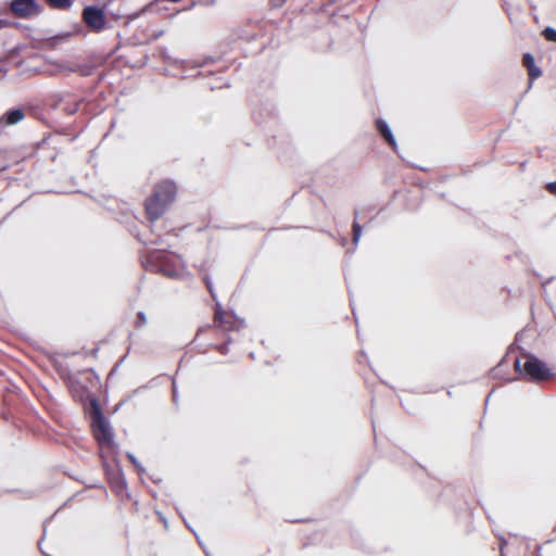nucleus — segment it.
I'll return each instance as SVG.
<instances>
[{"mask_svg": "<svg viewBox=\"0 0 556 556\" xmlns=\"http://www.w3.org/2000/svg\"><path fill=\"white\" fill-rule=\"evenodd\" d=\"M522 64L528 70V74L531 80L542 75V71L539 66H536L534 56L531 53L527 52L523 54Z\"/></svg>", "mask_w": 556, "mask_h": 556, "instance_id": "obj_10", "label": "nucleus"}, {"mask_svg": "<svg viewBox=\"0 0 556 556\" xmlns=\"http://www.w3.org/2000/svg\"><path fill=\"white\" fill-rule=\"evenodd\" d=\"M80 100L72 93H65L64 96H54L52 98L51 106L54 110H62L64 114H76L80 108Z\"/></svg>", "mask_w": 556, "mask_h": 556, "instance_id": "obj_8", "label": "nucleus"}, {"mask_svg": "<svg viewBox=\"0 0 556 556\" xmlns=\"http://www.w3.org/2000/svg\"><path fill=\"white\" fill-rule=\"evenodd\" d=\"M166 1H169V2H178L180 0H166Z\"/></svg>", "mask_w": 556, "mask_h": 556, "instance_id": "obj_21", "label": "nucleus"}, {"mask_svg": "<svg viewBox=\"0 0 556 556\" xmlns=\"http://www.w3.org/2000/svg\"><path fill=\"white\" fill-rule=\"evenodd\" d=\"M98 384L99 379L93 377L91 371H84L68 379V388L73 396L80 401L88 399L91 390L97 388Z\"/></svg>", "mask_w": 556, "mask_h": 556, "instance_id": "obj_5", "label": "nucleus"}, {"mask_svg": "<svg viewBox=\"0 0 556 556\" xmlns=\"http://www.w3.org/2000/svg\"><path fill=\"white\" fill-rule=\"evenodd\" d=\"M147 318L143 312H138L135 319V327L139 328L146 325Z\"/></svg>", "mask_w": 556, "mask_h": 556, "instance_id": "obj_16", "label": "nucleus"}, {"mask_svg": "<svg viewBox=\"0 0 556 556\" xmlns=\"http://www.w3.org/2000/svg\"><path fill=\"white\" fill-rule=\"evenodd\" d=\"M140 261L141 265L152 273H160L169 278H176L180 274L177 262L163 250L147 251Z\"/></svg>", "mask_w": 556, "mask_h": 556, "instance_id": "obj_2", "label": "nucleus"}, {"mask_svg": "<svg viewBox=\"0 0 556 556\" xmlns=\"http://www.w3.org/2000/svg\"><path fill=\"white\" fill-rule=\"evenodd\" d=\"M543 36L545 37L546 40L556 42V29L555 28L546 27L543 30Z\"/></svg>", "mask_w": 556, "mask_h": 556, "instance_id": "obj_15", "label": "nucleus"}, {"mask_svg": "<svg viewBox=\"0 0 556 556\" xmlns=\"http://www.w3.org/2000/svg\"><path fill=\"white\" fill-rule=\"evenodd\" d=\"M91 418H92V431L93 438L98 441L100 450H114V434L108 424V420L103 417L101 407L93 400L91 402Z\"/></svg>", "mask_w": 556, "mask_h": 556, "instance_id": "obj_3", "label": "nucleus"}, {"mask_svg": "<svg viewBox=\"0 0 556 556\" xmlns=\"http://www.w3.org/2000/svg\"><path fill=\"white\" fill-rule=\"evenodd\" d=\"M515 369L534 382L548 381L553 377L549 367L540 358H535V356H527L523 363L520 358H517L515 361Z\"/></svg>", "mask_w": 556, "mask_h": 556, "instance_id": "obj_4", "label": "nucleus"}, {"mask_svg": "<svg viewBox=\"0 0 556 556\" xmlns=\"http://www.w3.org/2000/svg\"><path fill=\"white\" fill-rule=\"evenodd\" d=\"M83 21L89 30L93 33H101L108 26V18L105 11L97 5H88L83 10Z\"/></svg>", "mask_w": 556, "mask_h": 556, "instance_id": "obj_7", "label": "nucleus"}, {"mask_svg": "<svg viewBox=\"0 0 556 556\" xmlns=\"http://www.w3.org/2000/svg\"><path fill=\"white\" fill-rule=\"evenodd\" d=\"M215 349H216V351L218 353H222L223 355H226V353L228 351V344L227 343H223V344L216 345Z\"/></svg>", "mask_w": 556, "mask_h": 556, "instance_id": "obj_18", "label": "nucleus"}, {"mask_svg": "<svg viewBox=\"0 0 556 556\" xmlns=\"http://www.w3.org/2000/svg\"><path fill=\"white\" fill-rule=\"evenodd\" d=\"M242 326V320L238 318L232 312L226 311L220 304H216L213 316V327L223 331L239 330Z\"/></svg>", "mask_w": 556, "mask_h": 556, "instance_id": "obj_6", "label": "nucleus"}, {"mask_svg": "<svg viewBox=\"0 0 556 556\" xmlns=\"http://www.w3.org/2000/svg\"><path fill=\"white\" fill-rule=\"evenodd\" d=\"M203 280H204V283H205L210 294L212 295V298H215V293H214V290H213L212 282H211L210 278L207 276H205L203 278Z\"/></svg>", "mask_w": 556, "mask_h": 556, "instance_id": "obj_17", "label": "nucleus"}, {"mask_svg": "<svg viewBox=\"0 0 556 556\" xmlns=\"http://www.w3.org/2000/svg\"><path fill=\"white\" fill-rule=\"evenodd\" d=\"M362 237V227L358 222H354L352 224V242L357 244L359 242V238Z\"/></svg>", "mask_w": 556, "mask_h": 556, "instance_id": "obj_14", "label": "nucleus"}, {"mask_svg": "<svg viewBox=\"0 0 556 556\" xmlns=\"http://www.w3.org/2000/svg\"><path fill=\"white\" fill-rule=\"evenodd\" d=\"M47 2L55 9H68L73 3L72 0H47Z\"/></svg>", "mask_w": 556, "mask_h": 556, "instance_id": "obj_13", "label": "nucleus"}, {"mask_svg": "<svg viewBox=\"0 0 556 556\" xmlns=\"http://www.w3.org/2000/svg\"><path fill=\"white\" fill-rule=\"evenodd\" d=\"M99 351V348H93V350L91 351V355L93 357H97V352Z\"/></svg>", "mask_w": 556, "mask_h": 556, "instance_id": "obj_20", "label": "nucleus"}, {"mask_svg": "<svg viewBox=\"0 0 556 556\" xmlns=\"http://www.w3.org/2000/svg\"><path fill=\"white\" fill-rule=\"evenodd\" d=\"M375 125H376L377 131L383 138V140L389 144V147L392 150H395L396 144H395L394 138H393L389 127L387 126V124L382 119H377Z\"/></svg>", "mask_w": 556, "mask_h": 556, "instance_id": "obj_11", "label": "nucleus"}, {"mask_svg": "<svg viewBox=\"0 0 556 556\" xmlns=\"http://www.w3.org/2000/svg\"><path fill=\"white\" fill-rule=\"evenodd\" d=\"M176 186L168 180L156 184L152 193L144 201V215L150 223H154L167 211L176 197Z\"/></svg>", "mask_w": 556, "mask_h": 556, "instance_id": "obj_1", "label": "nucleus"}, {"mask_svg": "<svg viewBox=\"0 0 556 556\" xmlns=\"http://www.w3.org/2000/svg\"><path fill=\"white\" fill-rule=\"evenodd\" d=\"M546 190L551 193L556 195V180L553 182H549L546 185Z\"/></svg>", "mask_w": 556, "mask_h": 556, "instance_id": "obj_19", "label": "nucleus"}, {"mask_svg": "<svg viewBox=\"0 0 556 556\" xmlns=\"http://www.w3.org/2000/svg\"><path fill=\"white\" fill-rule=\"evenodd\" d=\"M11 11L17 17L27 18L37 15L40 9L35 0H12Z\"/></svg>", "mask_w": 556, "mask_h": 556, "instance_id": "obj_9", "label": "nucleus"}, {"mask_svg": "<svg viewBox=\"0 0 556 556\" xmlns=\"http://www.w3.org/2000/svg\"><path fill=\"white\" fill-rule=\"evenodd\" d=\"M25 118V113L23 109H11L10 111H7L3 121L7 125H15L20 122H22Z\"/></svg>", "mask_w": 556, "mask_h": 556, "instance_id": "obj_12", "label": "nucleus"}]
</instances>
